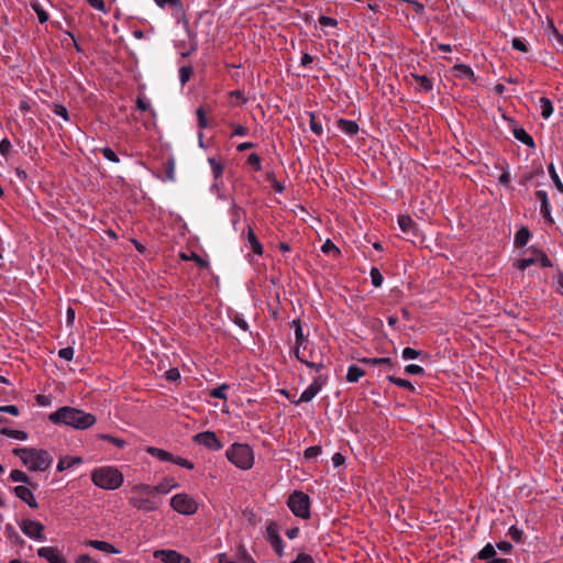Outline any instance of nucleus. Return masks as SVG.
Here are the masks:
<instances>
[{
  "label": "nucleus",
  "instance_id": "obj_1",
  "mask_svg": "<svg viewBox=\"0 0 563 563\" xmlns=\"http://www.w3.org/2000/svg\"><path fill=\"white\" fill-rule=\"evenodd\" d=\"M54 423H62L75 429L84 430L96 423V417L74 407H62L49 415Z\"/></svg>",
  "mask_w": 563,
  "mask_h": 563
},
{
  "label": "nucleus",
  "instance_id": "obj_2",
  "mask_svg": "<svg viewBox=\"0 0 563 563\" xmlns=\"http://www.w3.org/2000/svg\"><path fill=\"white\" fill-rule=\"evenodd\" d=\"M13 454L19 456L31 471H46L53 462V457L45 450L16 448L13 450Z\"/></svg>",
  "mask_w": 563,
  "mask_h": 563
},
{
  "label": "nucleus",
  "instance_id": "obj_3",
  "mask_svg": "<svg viewBox=\"0 0 563 563\" xmlns=\"http://www.w3.org/2000/svg\"><path fill=\"white\" fill-rule=\"evenodd\" d=\"M92 483L102 489H117L123 483V474L115 467L103 466L91 473Z\"/></svg>",
  "mask_w": 563,
  "mask_h": 563
},
{
  "label": "nucleus",
  "instance_id": "obj_4",
  "mask_svg": "<svg viewBox=\"0 0 563 563\" xmlns=\"http://www.w3.org/2000/svg\"><path fill=\"white\" fill-rule=\"evenodd\" d=\"M296 357L311 369L319 372L324 367L322 353L309 341L296 346Z\"/></svg>",
  "mask_w": 563,
  "mask_h": 563
},
{
  "label": "nucleus",
  "instance_id": "obj_5",
  "mask_svg": "<svg viewBox=\"0 0 563 563\" xmlns=\"http://www.w3.org/2000/svg\"><path fill=\"white\" fill-rule=\"evenodd\" d=\"M228 460L242 470H249L253 466L254 455L247 444L234 443L227 451Z\"/></svg>",
  "mask_w": 563,
  "mask_h": 563
},
{
  "label": "nucleus",
  "instance_id": "obj_6",
  "mask_svg": "<svg viewBox=\"0 0 563 563\" xmlns=\"http://www.w3.org/2000/svg\"><path fill=\"white\" fill-rule=\"evenodd\" d=\"M287 505L295 516L303 519L309 518L310 501L308 495L301 492H295L289 496Z\"/></svg>",
  "mask_w": 563,
  "mask_h": 563
},
{
  "label": "nucleus",
  "instance_id": "obj_7",
  "mask_svg": "<svg viewBox=\"0 0 563 563\" xmlns=\"http://www.w3.org/2000/svg\"><path fill=\"white\" fill-rule=\"evenodd\" d=\"M170 506L175 511L186 516L194 515L198 510V504L196 500L185 493L173 496L170 499Z\"/></svg>",
  "mask_w": 563,
  "mask_h": 563
},
{
  "label": "nucleus",
  "instance_id": "obj_8",
  "mask_svg": "<svg viewBox=\"0 0 563 563\" xmlns=\"http://www.w3.org/2000/svg\"><path fill=\"white\" fill-rule=\"evenodd\" d=\"M194 441L213 451H219L222 449V443L219 441L216 433L212 431L197 433L194 437Z\"/></svg>",
  "mask_w": 563,
  "mask_h": 563
},
{
  "label": "nucleus",
  "instance_id": "obj_9",
  "mask_svg": "<svg viewBox=\"0 0 563 563\" xmlns=\"http://www.w3.org/2000/svg\"><path fill=\"white\" fill-rule=\"evenodd\" d=\"M20 528L25 536H27L32 539H36V540L44 539V536H43L44 526L38 521L24 519V520H22Z\"/></svg>",
  "mask_w": 563,
  "mask_h": 563
},
{
  "label": "nucleus",
  "instance_id": "obj_10",
  "mask_svg": "<svg viewBox=\"0 0 563 563\" xmlns=\"http://www.w3.org/2000/svg\"><path fill=\"white\" fill-rule=\"evenodd\" d=\"M325 382L327 377L323 376H318L317 378H314L310 386L302 391L300 398L296 401V404L298 405L299 402H308L312 400L316 397V395L321 390Z\"/></svg>",
  "mask_w": 563,
  "mask_h": 563
},
{
  "label": "nucleus",
  "instance_id": "obj_11",
  "mask_svg": "<svg viewBox=\"0 0 563 563\" xmlns=\"http://www.w3.org/2000/svg\"><path fill=\"white\" fill-rule=\"evenodd\" d=\"M154 558L164 563H189V559L174 550H156Z\"/></svg>",
  "mask_w": 563,
  "mask_h": 563
},
{
  "label": "nucleus",
  "instance_id": "obj_12",
  "mask_svg": "<svg viewBox=\"0 0 563 563\" xmlns=\"http://www.w3.org/2000/svg\"><path fill=\"white\" fill-rule=\"evenodd\" d=\"M129 503L132 507L144 511H155L158 508V504L155 500L140 495L132 496Z\"/></svg>",
  "mask_w": 563,
  "mask_h": 563
},
{
  "label": "nucleus",
  "instance_id": "obj_13",
  "mask_svg": "<svg viewBox=\"0 0 563 563\" xmlns=\"http://www.w3.org/2000/svg\"><path fill=\"white\" fill-rule=\"evenodd\" d=\"M14 494L18 498H20L21 500L26 503L29 505V507H31L33 509H36L38 507L30 487L24 486V485H19L16 487H14Z\"/></svg>",
  "mask_w": 563,
  "mask_h": 563
},
{
  "label": "nucleus",
  "instance_id": "obj_14",
  "mask_svg": "<svg viewBox=\"0 0 563 563\" xmlns=\"http://www.w3.org/2000/svg\"><path fill=\"white\" fill-rule=\"evenodd\" d=\"M37 555L47 560L49 563H66L64 556H62L57 549L53 547H43L37 550Z\"/></svg>",
  "mask_w": 563,
  "mask_h": 563
},
{
  "label": "nucleus",
  "instance_id": "obj_15",
  "mask_svg": "<svg viewBox=\"0 0 563 563\" xmlns=\"http://www.w3.org/2000/svg\"><path fill=\"white\" fill-rule=\"evenodd\" d=\"M267 539L273 547V549L277 552L278 555L283 554V540L280 536L277 533L275 527L269 525L266 529Z\"/></svg>",
  "mask_w": 563,
  "mask_h": 563
},
{
  "label": "nucleus",
  "instance_id": "obj_16",
  "mask_svg": "<svg viewBox=\"0 0 563 563\" xmlns=\"http://www.w3.org/2000/svg\"><path fill=\"white\" fill-rule=\"evenodd\" d=\"M536 196L538 197V199L540 200V203H541V207H540L541 213L550 222H553V220L551 218V212H550V203H549V199H548V194L544 190H538L536 192Z\"/></svg>",
  "mask_w": 563,
  "mask_h": 563
},
{
  "label": "nucleus",
  "instance_id": "obj_17",
  "mask_svg": "<svg viewBox=\"0 0 563 563\" xmlns=\"http://www.w3.org/2000/svg\"><path fill=\"white\" fill-rule=\"evenodd\" d=\"M86 544L89 547H92L96 550L103 551L106 553H111V554L120 553V551L118 549H115L112 544H110L106 541L90 540Z\"/></svg>",
  "mask_w": 563,
  "mask_h": 563
},
{
  "label": "nucleus",
  "instance_id": "obj_18",
  "mask_svg": "<svg viewBox=\"0 0 563 563\" xmlns=\"http://www.w3.org/2000/svg\"><path fill=\"white\" fill-rule=\"evenodd\" d=\"M339 129L347 135H354L358 131V125L354 121L340 119L338 121Z\"/></svg>",
  "mask_w": 563,
  "mask_h": 563
},
{
  "label": "nucleus",
  "instance_id": "obj_19",
  "mask_svg": "<svg viewBox=\"0 0 563 563\" xmlns=\"http://www.w3.org/2000/svg\"><path fill=\"white\" fill-rule=\"evenodd\" d=\"M514 136L518 141L526 144L527 146L534 147V141H533L532 136L530 134H528L525 129H522V128L515 129Z\"/></svg>",
  "mask_w": 563,
  "mask_h": 563
},
{
  "label": "nucleus",
  "instance_id": "obj_20",
  "mask_svg": "<svg viewBox=\"0 0 563 563\" xmlns=\"http://www.w3.org/2000/svg\"><path fill=\"white\" fill-rule=\"evenodd\" d=\"M398 224L402 232L405 233H413L416 229V223L409 216H399Z\"/></svg>",
  "mask_w": 563,
  "mask_h": 563
},
{
  "label": "nucleus",
  "instance_id": "obj_21",
  "mask_svg": "<svg viewBox=\"0 0 563 563\" xmlns=\"http://www.w3.org/2000/svg\"><path fill=\"white\" fill-rule=\"evenodd\" d=\"M246 238H247V241H249L250 246L253 250V252L257 255H262L263 246L260 243V241L257 240L252 228H249Z\"/></svg>",
  "mask_w": 563,
  "mask_h": 563
},
{
  "label": "nucleus",
  "instance_id": "obj_22",
  "mask_svg": "<svg viewBox=\"0 0 563 563\" xmlns=\"http://www.w3.org/2000/svg\"><path fill=\"white\" fill-rule=\"evenodd\" d=\"M365 375V372L356 366V365H351L349 368H347V374H346V380L349 383H356L360 380V378H362L363 376Z\"/></svg>",
  "mask_w": 563,
  "mask_h": 563
},
{
  "label": "nucleus",
  "instance_id": "obj_23",
  "mask_svg": "<svg viewBox=\"0 0 563 563\" xmlns=\"http://www.w3.org/2000/svg\"><path fill=\"white\" fill-rule=\"evenodd\" d=\"M81 463L80 457H73V456H63L59 459L57 464V471L63 472L69 467H71L75 464Z\"/></svg>",
  "mask_w": 563,
  "mask_h": 563
},
{
  "label": "nucleus",
  "instance_id": "obj_24",
  "mask_svg": "<svg viewBox=\"0 0 563 563\" xmlns=\"http://www.w3.org/2000/svg\"><path fill=\"white\" fill-rule=\"evenodd\" d=\"M540 109H541V115L544 119H549L551 114L553 113V106L549 98L541 97L539 100Z\"/></svg>",
  "mask_w": 563,
  "mask_h": 563
},
{
  "label": "nucleus",
  "instance_id": "obj_25",
  "mask_svg": "<svg viewBox=\"0 0 563 563\" xmlns=\"http://www.w3.org/2000/svg\"><path fill=\"white\" fill-rule=\"evenodd\" d=\"M412 77L417 81L420 91L429 92L432 89V82L426 75H412Z\"/></svg>",
  "mask_w": 563,
  "mask_h": 563
},
{
  "label": "nucleus",
  "instance_id": "obj_26",
  "mask_svg": "<svg viewBox=\"0 0 563 563\" xmlns=\"http://www.w3.org/2000/svg\"><path fill=\"white\" fill-rule=\"evenodd\" d=\"M177 486L178 484L174 479H166L158 485H155L154 490L156 494H167Z\"/></svg>",
  "mask_w": 563,
  "mask_h": 563
},
{
  "label": "nucleus",
  "instance_id": "obj_27",
  "mask_svg": "<svg viewBox=\"0 0 563 563\" xmlns=\"http://www.w3.org/2000/svg\"><path fill=\"white\" fill-rule=\"evenodd\" d=\"M147 452L152 456L157 457L159 461L173 462V460H174L173 455L169 452L162 450V449L148 448Z\"/></svg>",
  "mask_w": 563,
  "mask_h": 563
},
{
  "label": "nucleus",
  "instance_id": "obj_28",
  "mask_svg": "<svg viewBox=\"0 0 563 563\" xmlns=\"http://www.w3.org/2000/svg\"><path fill=\"white\" fill-rule=\"evenodd\" d=\"M530 238V232L527 228H521L515 235V244L518 247L525 246Z\"/></svg>",
  "mask_w": 563,
  "mask_h": 563
},
{
  "label": "nucleus",
  "instance_id": "obj_29",
  "mask_svg": "<svg viewBox=\"0 0 563 563\" xmlns=\"http://www.w3.org/2000/svg\"><path fill=\"white\" fill-rule=\"evenodd\" d=\"M0 433L3 435H7L9 438L20 440V441H24L27 439V433L22 430H13V429H9V428H2L0 430Z\"/></svg>",
  "mask_w": 563,
  "mask_h": 563
},
{
  "label": "nucleus",
  "instance_id": "obj_30",
  "mask_svg": "<svg viewBox=\"0 0 563 563\" xmlns=\"http://www.w3.org/2000/svg\"><path fill=\"white\" fill-rule=\"evenodd\" d=\"M291 324L295 330L296 346H299V345L303 344V342L309 341L308 339L305 338V335L302 333V328H301V323H300L299 319L294 320Z\"/></svg>",
  "mask_w": 563,
  "mask_h": 563
},
{
  "label": "nucleus",
  "instance_id": "obj_31",
  "mask_svg": "<svg viewBox=\"0 0 563 563\" xmlns=\"http://www.w3.org/2000/svg\"><path fill=\"white\" fill-rule=\"evenodd\" d=\"M132 492L134 493V495H140V496L156 494L155 490H154V486L146 485V484L135 485L132 488Z\"/></svg>",
  "mask_w": 563,
  "mask_h": 563
},
{
  "label": "nucleus",
  "instance_id": "obj_32",
  "mask_svg": "<svg viewBox=\"0 0 563 563\" xmlns=\"http://www.w3.org/2000/svg\"><path fill=\"white\" fill-rule=\"evenodd\" d=\"M388 380L399 387H402V388H406L408 390H411L413 391L415 390V387L413 385L407 380V379H404V378H399V377H396V376H393V375H389L388 377Z\"/></svg>",
  "mask_w": 563,
  "mask_h": 563
},
{
  "label": "nucleus",
  "instance_id": "obj_33",
  "mask_svg": "<svg viewBox=\"0 0 563 563\" xmlns=\"http://www.w3.org/2000/svg\"><path fill=\"white\" fill-rule=\"evenodd\" d=\"M496 554L495 548L492 544H486L481 552L478 553V558L481 560H489L493 559Z\"/></svg>",
  "mask_w": 563,
  "mask_h": 563
},
{
  "label": "nucleus",
  "instance_id": "obj_34",
  "mask_svg": "<svg viewBox=\"0 0 563 563\" xmlns=\"http://www.w3.org/2000/svg\"><path fill=\"white\" fill-rule=\"evenodd\" d=\"M192 73L194 70L190 66H183L179 68V80L183 86L190 79Z\"/></svg>",
  "mask_w": 563,
  "mask_h": 563
},
{
  "label": "nucleus",
  "instance_id": "obj_35",
  "mask_svg": "<svg viewBox=\"0 0 563 563\" xmlns=\"http://www.w3.org/2000/svg\"><path fill=\"white\" fill-rule=\"evenodd\" d=\"M208 162L211 166L214 178L218 179L223 173V165L218 163L213 157H209Z\"/></svg>",
  "mask_w": 563,
  "mask_h": 563
},
{
  "label": "nucleus",
  "instance_id": "obj_36",
  "mask_svg": "<svg viewBox=\"0 0 563 563\" xmlns=\"http://www.w3.org/2000/svg\"><path fill=\"white\" fill-rule=\"evenodd\" d=\"M538 262V256L537 254L534 256H531V257H526V258H521L517 262L516 266L520 269V271H525L527 267L536 264Z\"/></svg>",
  "mask_w": 563,
  "mask_h": 563
},
{
  "label": "nucleus",
  "instance_id": "obj_37",
  "mask_svg": "<svg viewBox=\"0 0 563 563\" xmlns=\"http://www.w3.org/2000/svg\"><path fill=\"white\" fill-rule=\"evenodd\" d=\"M10 478L13 482L29 483V476L21 470H13L10 473Z\"/></svg>",
  "mask_w": 563,
  "mask_h": 563
},
{
  "label": "nucleus",
  "instance_id": "obj_38",
  "mask_svg": "<svg viewBox=\"0 0 563 563\" xmlns=\"http://www.w3.org/2000/svg\"><path fill=\"white\" fill-rule=\"evenodd\" d=\"M371 279H372V284L375 287H379L383 284V275L380 274V272L377 267H372Z\"/></svg>",
  "mask_w": 563,
  "mask_h": 563
},
{
  "label": "nucleus",
  "instance_id": "obj_39",
  "mask_svg": "<svg viewBox=\"0 0 563 563\" xmlns=\"http://www.w3.org/2000/svg\"><path fill=\"white\" fill-rule=\"evenodd\" d=\"M228 388H229V386L227 384H223L217 388H213L210 391V396L214 397V398H219V399H225L227 398L225 391Z\"/></svg>",
  "mask_w": 563,
  "mask_h": 563
},
{
  "label": "nucleus",
  "instance_id": "obj_40",
  "mask_svg": "<svg viewBox=\"0 0 563 563\" xmlns=\"http://www.w3.org/2000/svg\"><path fill=\"white\" fill-rule=\"evenodd\" d=\"M455 70L459 74V76L464 77V78H471L474 76V73L471 69V67H468L466 65H456Z\"/></svg>",
  "mask_w": 563,
  "mask_h": 563
},
{
  "label": "nucleus",
  "instance_id": "obj_41",
  "mask_svg": "<svg viewBox=\"0 0 563 563\" xmlns=\"http://www.w3.org/2000/svg\"><path fill=\"white\" fill-rule=\"evenodd\" d=\"M361 362L366 363V364H371V365H378V364L390 365L391 364V358H389V357L363 358V360H361Z\"/></svg>",
  "mask_w": 563,
  "mask_h": 563
},
{
  "label": "nucleus",
  "instance_id": "obj_42",
  "mask_svg": "<svg viewBox=\"0 0 563 563\" xmlns=\"http://www.w3.org/2000/svg\"><path fill=\"white\" fill-rule=\"evenodd\" d=\"M549 173H550L551 178L554 181V185L558 188V190L563 192V184H562L561 179L559 178L553 164L549 165Z\"/></svg>",
  "mask_w": 563,
  "mask_h": 563
},
{
  "label": "nucleus",
  "instance_id": "obj_43",
  "mask_svg": "<svg viewBox=\"0 0 563 563\" xmlns=\"http://www.w3.org/2000/svg\"><path fill=\"white\" fill-rule=\"evenodd\" d=\"M196 113H197V118H198V126L200 129H206L208 126V121L206 119V111H205L203 107L198 108Z\"/></svg>",
  "mask_w": 563,
  "mask_h": 563
},
{
  "label": "nucleus",
  "instance_id": "obj_44",
  "mask_svg": "<svg viewBox=\"0 0 563 563\" xmlns=\"http://www.w3.org/2000/svg\"><path fill=\"white\" fill-rule=\"evenodd\" d=\"M420 354H421V351H418V350H415L411 347H405L402 350V358L404 360H415V358L419 357Z\"/></svg>",
  "mask_w": 563,
  "mask_h": 563
},
{
  "label": "nucleus",
  "instance_id": "obj_45",
  "mask_svg": "<svg viewBox=\"0 0 563 563\" xmlns=\"http://www.w3.org/2000/svg\"><path fill=\"white\" fill-rule=\"evenodd\" d=\"M32 8L36 12L38 21L41 23H44L48 20V14L44 11V9L38 3H33Z\"/></svg>",
  "mask_w": 563,
  "mask_h": 563
},
{
  "label": "nucleus",
  "instance_id": "obj_46",
  "mask_svg": "<svg viewBox=\"0 0 563 563\" xmlns=\"http://www.w3.org/2000/svg\"><path fill=\"white\" fill-rule=\"evenodd\" d=\"M101 152H102V154H103L106 159H108V161H110L112 163H119L120 162L118 155L110 147H103L101 150Z\"/></svg>",
  "mask_w": 563,
  "mask_h": 563
},
{
  "label": "nucleus",
  "instance_id": "obj_47",
  "mask_svg": "<svg viewBox=\"0 0 563 563\" xmlns=\"http://www.w3.org/2000/svg\"><path fill=\"white\" fill-rule=\"evenodd\" d=\"M508 534L511 537V539L516 542H521L522 541V536H523V532L522 530L518 529L517 527L515 526H511L509 528V531H508Z\"/></svg>",
  "mask_w": 563,
  "mask_h": 563
},
{
  "label": "nucleus",
  "instance_id": "obj_48",
  "mask_svg": "<svg viewBox=\"0 0 563 563\" xmlns=\"http://www.w3.org/2000/svg\"><path fill=\"white\" fill-rule=\"evenodd\" d=\"M155 3L164 8L166 5L174 7V8H181V0H154Z\"/></svg>",
  "mask_w": 563,
  "mask_h": 563
},
{
  "label": "nucleus",
  "instance_id": "obj_49",
  "mask_svg": "<svg viewBox=\"0 0 563 563\" xmlns=\"http://www.w3.org/2000/svg\"><path fill=\"white\" fill-rule=\"evenodd\" d=\"M53 112H54L56 115L62 117L65 121H68V120H69L68 111H67V109H66L64 106H62V104H54V107H53Z\"/></svg>",
  "mask_w": 563,
  "mask_h": 563
},
{
  "label": "nucleus",
  "instance_id": "obj_50",
  "mask_svg": "<svg viewBox=\"0 0 563 563\" xmlns=\"http://www.w3.org/2000/svg\"><path fill=\"white\" fill-rule=\"evenodd\" d=\"M310 129L312 132H314L317 135L322 134V125L316 120L314 114H310Z\"/></svg>",
  "mask_w": 563,
  "mask_h": 563
},
{
  "label": "nucleus",
  "instance_id": "obj_51",
  "mask_svg": "<svg viewBox=\"0 0 563 563\" xmlns=\"http://www.w3.org/2000/svg\"><path fill=\"white\" fill-rule=\"evenodd\" d=\"M320 453H321V446H319V445L309 446V448H308V449H306V451H305V457H306V459H314V457H317Z\"/></svg>",
  "mask_w": 563,
  "mask_h": 563
},
{
  "label": "nucleus",
  "instance_id": "obj_52",
  "mask_svg": "<svg viewBox=\"0 0 563 563\" xmlns=\"http://www.w3.org/2000/svg\"><path fill=\"white\" fill-rule=\"evenodd\" d=\"M58 355H59V357H62L66 361H71L74 358V349L70 346L60 349L58 351Z\"/></svg>",
  "mask_w": 563,
  "mask_h": 563
},
{
  "label": "nucleus",
  "instance_id": "obj_53",
  "mask_svg": "<svg viewBox=\"0 0 563 563\" xmlns=\"http://www.w3.org/2000/svg\"><path fill=\"white\" fill-rule=\"evenodd\" d=\"M405 372L410 375H421L423 374L424 369L416 364H409L405 367Z\"/></svg>",
  "mask_w": 563,
  "mask_h": 563
},
{
  "label": "nucleus",
  "instance_id": "obj_54",
  "mask_svg": "<svg viewBox=\"0 0 563 563\" xmlns=\"http://www.w3.org/2000/svg\"><path fill=\"white\" fill-rule=\"evenodd\" d=\"M247 163L253 166L256 170H261L262 166H261V157L253 153L249 156L247 158Z\"/></svg>",
  "mask_w": 563,
  "mask_h": 563
},
{
  "label": "nucleus",
  "instance_id": "obj_55",
  "mask_svg": "<svg viewBox=\"0 0 563 563\" xmlns=\"http://www.w3.org/2000/svg\"><path fill=\"white\" fill-rule=\"evenodd\" d=\"M511 45L515 49H518L522 53L528 52V47L521 38H518V37L512 38Z\"/></svg>",
  "mask_w": 563,
  "mask_h": 563
},
{
  "label": "nucleus",
  "instance_id": "obj_56",
  "mask_svg": "<svg viewBox=\"0 0 563 563\" xmlns=\"http://www.w3.org/2000/svg\"><path fill=\"white\" fill-rule=\"evenodd\" d=\"M321 250L323 253H327V254H329L331 252H333L335 254L340 253L339 249L330 240H327L323 243V245L321 246Z\"/></svg>",
  "mask_w": 563,
  "mask_h": 563
},
{
  "label": "nucleus",
  "instance_id": "obj_57",
  "mask_svg": "<svg viewBox=\"0 0 563 563\" xmlns=\"http://www.w3.org/2000/svg\"><path fill=\"white\" fill-rule=\"evenodd\" d=\"M292 563H316L313 558L306 553H299Z\"/></svg>",
  "mask_w": 563,
  "mask_h": 563
},
{
  "label": "nucleus",
  "instance_id": "obj_58",
  "mask_svg": "<svg viewBox=\"0 0 563 563\" xmlns=\"http://www.w3.org/2000/svg\"><path fill=\"white\" fill-rule=\"evenodd\" d=\"M319 23L322 26H335L338 24L336 20L330 16L321 15L319 18Z\"/></svg>",
  "mask_w": 563,
  "mask_h": 563
},
{
  "label": "nucleus",
  "instance_id": "obj_59",
  "mask_svg": "<svg viewBox=\"0 0 563 563\" xmlns=\"http://www.w3.org/2000/svg\"><path fill=\"white\" fill-rule=\"evenodd\" d=\"M0 412H7L13 416L19 415V408L13 405L0 406Z\"/></svg>",
  "mask_w": 563,
  "mask_h": 563
},
{
  "label": "nucleus",
  "instance_id": "obj_60",
  "mask_svg": "<svg viewBox=\"0 0 563 563\" xmlns=\"http://www.w3.org/2000/svg\"><path fill=\"white\" fill-rule=\"evenodd\" d=\"M537 256H538V262H540V264L543 266V267H550L552 266V263L551 261L549 260V257L542 253V252H537Z\"/></svg>",
  "mask_w": 563,
  "mask_h": 563
},
{
  "label": "nucleus",
  "instance_id": "obj_61",
  "mask_svg": "<svg viewBox=\"0 0 563 563\" xmlns=\"http://www.w3.org/2000/svg\"><path fill=\"white\" fill-rule=\"evenodd\" d=\"M173 463H175L177 465H180L183 467H186L188 470H192L194 468V464L190 461H188L186 459H183V457L174 459Z\"/></svg>",
  "mask_w": 563,
  "mask_h": 563
},
{
  "label": "nucleus",
  "instance_id": "obj_62",
  "mask_svg": "<svg viewBox=\"0 0 563 563\" xmlns=\"http://www.w3.org/2000/svg\"><path fill=\"white\" fill-rule=\"evenodd\" d=\"M550 37L553 36L561 46H563V34L559 33V31L555 29V26L551 23L550 25Z\"/></svg>",
  "mask_w": 563,
  "mask_h": 563
},
{
  "label": "nucleus",
  "instance_id": "obj_63",
  "mask_svg": "<svg viewBox=\"0 0 563 563\" xmlns=\"http://www.w3.org/2000/svg\"><path fill=\"white\" fill-rule=\"evenodd\" d=\"M11 150V143L9 140L4 139L0 142V153L2 155H8Z\"/></svg>",
  "mask_w": 563,
  "mask_h": 563
},
{
  "label": "nucleus",
  "instance_id": "obj_64",
  "mask_svg": "<svg viewBox=\"0 0 563 563\" xmlns=\"http://www.w3.org/2000/svg\"><path fill=\"white\" fill-rule=\"evenodd\" d=\"M75 563H97V561L91 559L88 554H81L76 559Z\"/></svg>",
  "mask_w": 563,
  "mask_h": 563
}]
</instances>
